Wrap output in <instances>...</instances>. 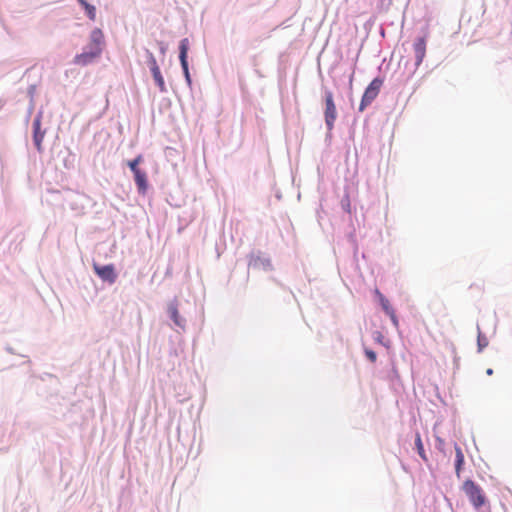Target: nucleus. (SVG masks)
<instances>
[{
    "mask_svg": "<svg viewBox=\"0 0 512 512\" xmlns=\"http://www.w3.org/2000/svg\"><path fill=\"white\" fill-rule=\"evenodd\" d=\"M462 490L475 509L481 508L486 503V497L483 490L474 481L470 479L464 481Z\"/></svg>",
    "mask_w": 512,
    "mask_h": 512,
    "instance_id": "1",
    "label": "nucleus"
},
{
    "mask_svg": "<svg viewBox=\"0 0 512 512\" xmlns=\"http://www.w3.org/2000/svg\"><path fill=\"white\" fill-rule=\"evenodd\" d=\"M383 85V79L381 78H375L373 79L370 84L367 86V88L364 91V94L362 96L359 110L362 112L364 109L370 105L378 96L380 89Z\"/></svg>",
    "mask_w": 512,
    "mask_h": 512,
    "instance_id": "2",
    "label": "nucleus"
},
{
    "mask_svg": "<svg viewBox=\"0 0 512 512\" xmlns=\"http://www.w3.org/2000/svg\"><path fill=\"white\" fill-rule=\"evenodd\" d=\"M324 116L327 129L331 131L334 128V123L337 118L336 105L334 103L333 93L331 91L325 92Z\"/></svg>",
    "mask_w": 512,
    "mask_h": 512,
    "instance_id": "3",
    "label": "nucleus"
},
{
    "mask_svg": "<svg viewBox=\"0 0 512 512\" xmlns=\"http://www.w3.org/2000/svg\"><path fill=\"white\" fill-rule=\"evenodd\" d=\"M93 269L95 273L103 280L107 281L110 284L114 283L117 278V274L115 273L114 266L112 264L100 266L97 263L93 264Z\"/></svg>",
    "mask_w": 512,
    "mask_h": 512,
    "instance_id": "4",
    "label": "nucleus"
},
{
    "mask_svg": "<svg viewBox=\"0 0 512 512\" xmlns=\"http://www.w3.org/2000/svg\"><path fill=\"white\" fill-rule=\"evenodd\" d=\"M179 50H180L179 59L181 62V66H182L186 81L188 82V84H191V78H190V73H189V69H188V61H187V54H188V50H189V40L187 38H184L180 41Z\"/></svg>",
    "mask_w": 512,
    "mask_h": 512,
    "instance_id": "5",
    "label": "nucleus"
},
{
    "mask_svg": "<svg viewBox=\"0 0 512 512\" xmlns=\"http://www.w3.org/2000/svg\"><path fill=\"white\" fill-rule=\"evenodd\" d=\"M101 53V48H90L89 51L76 55L74 57V63L80 66H86L97 59Z\"/></svg>",
    "mask_w": 512,
    "mask_h": 512,
    "instance_id": "6",
    "label": "nucleus"
},
{
    "mask_svg": "<svg viewBox=\"0 0 512 512\" xmlns=\"http://www.w3.org/2000/svg\"><path fill=\"white\" fill-rule=\"evenodd\" d=\"M375 294L378 297V300L380 302V305H381L382 309L390 317L393 325L395 327H398L399 326V321H398V318L396 316L395 310L391 306L389 300L378 289L375 290Z\"/></svg>",
    "mask_w": 512,
    "mask_h": 512,
    "instance_id": "7",
    "label": "nucleus"
},
{
    "mask_svg": "<svg viewBox=\"0 0 512 512\" xmlns=\"http://www.w3.org/2000/svg\"><path fill=\"white\" fill-rule=\"evenodd\" d=\"M414 53H415V58H416V65L419 66L425 55H426V40L424 37H420L416 40V42L414 43Z\"/></svg>",
    "mask_w": 512,
    "mask_h": 512,
    "instance_id": "8",
    "label": "nucleus"
},
{
    "mask_svg": "<svg viewBox=\"0 0 512 512\" xmlns=\"http://www.w3.org/2000/svg\"><path fill=\"white\" fill-rule=\"evenodd\" d=\"M33 130H34L33 140H34L35 146H36L37 150L39 152H41L42 151V142H43L45 133L41 131V121H40L39 117L33 121Z\"/></svg>",
    "mask_w": 512,
    "mask_h": 512,
    "instance_id": "9",
    "label": "nucleus"
},
{
    "mask_svg": "<svg viewBox=\"0 0 512 512\" xmlns=\"http://www.w3.org/2000/svg\"><path fill=\"white\" fill-rule=\"evenodd\" d=\"M134 174L135 183L138 188V192L141 194H145L148 188L147 182V174L145 171L140 170L136 171Z\"/></svg>",
    "mask_w": 512,
    "mask_h": 512,
    "instance_id": "10",
    "label": "nucleus"
},
{
    "mask_svg": "<svg viewBox=\"0 0 512 512\" xmlns=\"http://www.w3.org/2000/svg\"><path fill=\"white\" fill-rule=\"evenodd\" d=\"M90 41H91L90 48H101L102 49V46L104 44L103 32L98 28L94 29L91 32Z\"/></svg>",
    "mask_w": 512,
    "mask_h": 512,
    "instance_id": "11",
    "label": "nucleus"
},
{
    "mask_svg": "<svg viewBox=\"0 0 512 512\" xmlns=\"http://www.w3.org/2000/svg\"><path fill=\"white\" fill-rule=\"evenodd\" d=\"M455 453H456L455 472H456L457 477H460L465 458H464L462 449L458 445L455 446Z\"/></svg>",
    "mask_w": 512,
    "mask_h": 512,
    "instance_id": "12",
    "label": "nucleus"
},
{
    "mask_svg": "<svg viewBox=\"0 0 512 512\" xmlns=\"http://www.w3.org/2000/svg\"><path fill=\"white\" fill-rule=\"evenodd\" d=\"M151 73L153 75V78H154L157 86L159 87V90L161 92H165L166 91V85H165L164 78H163V76L161 74L159 66H155L152 69Z\"/></svg>",
    "mask_w": 512,
    "mask_h": 512,
    "instance_id": "13",
    "label": "nucleus"
},
{
    "mask_svg": "<svg viewBox=\"0 0 512 512\" xmlns=\"http://www.w3.org/2000/svg\"><path fill=\"white\" fill-rule=\"evenodd\" d=\"M82 6L83 8L85 9L86 11V14L87 16L91 19V20H95L96 18V8L89 4L86 0H77Z\"/></svg>",
    "mask_w": 512,
    "mask_h": 512,
    "instance_id": "14",
    "label": "nucleus"
},
{
    "mask_svg": "<svg viewBox=\"0 0 512 512\" xmlns=\"http://www.w3.org/2000/svg\"><path fill=\"white\" fill-rule=\"evenodd\" d=\"M415 445H416V449H417V452H418L419 456L425 462H427L428 461V457H427V455L425 453L424 446H423V443H422V439H421V436H420L419 433L416 434Z\"/></svg>",
    "mask_w": 512,
    "mask_h": 512,
    "instance_id": "15",
    "label": "nucleus"
},
{
    "mask_svg": "<svg viewBox=\"0 0 512 512\" xmlns=\"http://www.w3.org/2000/svg\"><path fill=\"white\" fill-rule=\"evenodd\" d=\"M143 161L142 155H138L135 159L128 162V166L130 170L135 173L136 171H140L141 169L138 167L139 164Z\"/></svg>",
    "mask_w": 512,
    "mask_h": 512,
    "instance_id": "16",
    "label": "nucleus"
},
{
    "mask_svg": "<svg viewBox=\"0 0 512 512\" xmlns=\"http://www.w3.org/2000/svg\"><path fill=\"white\" fill-rule=\"evenodd\" d=\"M477 344L479 351H482L488 345V339L484 335H482L480 330L478 332Z\"/></svg>",
    "mask_w": 512,
    "mask_h": 512,
    "instance_id": "17",
    "label": "nucleus"
},
{
    "mask_svg": "<svg viewBox=\"0 0 512 512\" xmlns=\"http://www.w3.org/2000/svg\"><path fill=\"white\" fill-rule=\"evenodd\" d=\"M169 313H170V316L171 318L173 319V321L177 324V325H180V322L178 320V317H179V314H178V309L175 305H171L169 307Z\"/></svg>",
    "mask_w": 512,
    "mask_h": 512,
    "instance_id": "18",
    "label": "nucleus"
},
{
    "mask_svg": "<svg viewBox=\"0 0 512 512\" xmlns=\"http://www.w3.org/2000/svg\"><path fill=\"white\" fill-rule=\"evenodd\" d=\"M365 355L372 363L376 362L377 355L373 350L365 349Z\"/></svg>",
    "mask_w": 512,
    "mask_h": 512,
    "instance_id": "19",
    "label": "nucleus"
},
{
    "mask_svg": "<svg viewBox=\"0 0 512 512\" xmlns=\"http://www.w3.org/2000/svg\"><path fill=\"white\" fill-rule=\"evenodd\" d=\"M149 64H150V70H151V71H152V69H153L155 66H158L157 61H156L155 57H154L152 54H150Z\"/></svg>",
    "mask_w": 512,
    "mask_h": 512,
    "instance_id": "20",
    "label": "nucleus"
},
{
    "mask_svg": "<svg viewBox=\"0 0 512 512\" xmlns=\"http://www.w3.org/2000/svg\"><path fill=\"white\" fill-rule=\"evenodd\" d=\"M486 373H487V375H492V374H493V369L488 368V369L486 370Z\"/></svg>",
    "mask_w": 512,
    "mask_h": 512,
    "instance_id": "21",
    "label": "nucleus"
}]
</instances>
